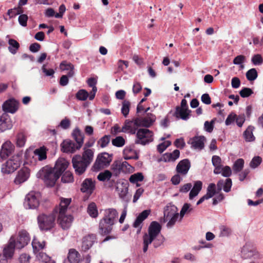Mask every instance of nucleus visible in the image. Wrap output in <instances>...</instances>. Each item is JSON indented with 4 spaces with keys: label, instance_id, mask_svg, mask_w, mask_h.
<instances>
[{
    "label": "nucleus",
    "instance_id": "f257e3e1",
    "mask_svg": "<svg viewBox=\"0 0 263 263\" xmlns=\"http://www.w3.org/2000/svg\"><path fill=\"white\" fill-rule=\"evenodd\" d=\"M71 201V198H61L59 207L54 210V213L58 214V222L63 229H67L71 226L73 217L66 212Z\"/></svg>",
    "mask_w": 263,
    "mask_h": 263
},
{
    "label": "nucleus",
    "instance_id": "f03ea898",
    "mask_svg": "<svg viewBox=\"0 0 263 263\" xmlns=\"http://www.w3.org/2000/svg\"><path fill=\"white\" fill-rule=\"evenodd\" d=\"M118 216L117 211L114 208H108L104 210L103 217L99 222L100 233L103 235L110 233L113 226L117 221Z\"/></svg>",
    "mask_w": 263,
    "mask_h": 263
},
{
    "label": "nucleus",
    "instance_id": "7ed1b4c3",
    "mask_svg": "<svg viewBox=\"0 0 263 263\" xmlns=\"http://www.w3.org/2000/svg\"><path fill=\"white\" fill-rule=\"evenodd\" d=\"M161 230V226L158 222L153 221L151 223L148 227V233L145 234L143 237L144 252L147 251L149 245L153 242L154 239L160 235Z\"/></svg>",
    "mask_w": 263,
    "mask_h": 263
},
{
    "label": "nucleus",
    "instance_id": "20e7f679",
    "mask_svg": "<svg viewBox=\"0 0 263 263\" xmlns=\"http://www.w3.org/2000/svg\"><path fill=\"white\" fill-rule=\"evenodd\" d=\"M37 176L43 179L47 185L52 186L60 177V174L56 173L52 168L45 166L37 173Z\"/></svg>",
    "mask_w": 263,
    "mask_h": 263
},
{
    "label": "nucleus",
    "instance_id": "39448f33",
    "mask_svg": "<svg viewBox=\"0 0 263 263\" xmlns=\"http://www.w3.org/2000/svg\"><path fill=\"white\" fill-rule=\"evenodd\" d=\"M180 218V214L177 213L176 206H167L164 211L163 222L168 221L166 224L167 228H172Z\"/></svg>",
    "mask_w": 263,
    "mask_h": 263
},
{
    "label": "nucleus",
    "instance_id": "423d86ee",
    "mask_svg": "<svg viewBox=\"0 0 263 263\" xmlns=\"http://www.w3.org/2000/svg\"><path fill=\"white\" fill-rule=\"evenodd\" d=\"M21 162V154H17L13 155L2 165L1 171L5 174L12 173L20 167Z\"/></svg>",
    "mask_w": 263,
    "mask_h": 263
},
{
    "label": "nucleus",
    "instance_id": "0eeeda50",
    "mask_svg": "<svg viewBox=\"0 0 263 263\" xmlns=\"http://www.w3.org/2000/svg\"><path fill=\"white\" fill-rule=\"evenodd\" d=\"M55 213L46 215L42 214L37 217L39 227L42 231H48L51 229L55 224Z\"/></svg>",
    "mask_w": 263,
    "mask_h": 263
},
{
    "label": "nucleus",
    "instance_id": "6e6552de",
    "mask_svg": "<svg viewBox=\"0 0 263 263\" xmlns=\"http://www.w3.org/2000/svg\"><path fill=\"white\" fill-rule=\"evenodd\" d=\"M111 170L112 174L118 176L121 173L125 174L132 173L134 171V168L125 161L117 160L112 164Z\"/></svg>",
    "mask_w": 263,
    "mask_h": 263
},
{
    "label": "nucleus",
    "instance_id": "1a4fd4ad",
    "mask_svg": "<svg viewBox=\"0 0 263 263\" xmlns=\"http://www.w3.org/2000/svg\"><path fill=\"white\" fill-rule=\"evenodd\" d=\"M153 132L147 128H140L136 133L135 143L145 145L149 144L154 140Z\"/></svg>",
    "mask_w": 263,
    "mask_h": 263
},
{
    "label": "nucleus",
    "instance_id": "9d476101",
    "mask_svg": "<svg viewBox=\"0 0 263 263\" xmlns=\"http://www.w3.org/2000/svg\"><path fill=\"white\" fill-rule=\"evenodd\" d=\"M13 242L14 239L12 238L4 246L2 253L0 252V263H8L9 260L13 258L14 253Z\"/></svg>",
    "mask_w": 263,
    "mask_h": 263
},
{
    "label": "nucleus",
    "instance_id": "9b49d317",
    "mask_svg": "<svg viewBox=\"0 0 263 263\" xmlns=\"http://www.w3.org/2000/svg\"><path fill=\"white\" fill-rule=\"evenodd\" d=\"M40 194L39 192L31 191L25 197L24 205L27 209H35L40 204Z\"/></svg>",
    "mask_w": 263,
    "mask_h": 263
},
{
    "label": "nucleus",
    "instance_id": "f8f14e48",
    "mask_svg": "<svg viewBox=\"0 0 263 263\" xmlns=\"http://www.w3.org/2000/svg\"><path fill=\"white\" fill-rule=\"evenodd\" d=\"M241 254L245 259L253 258L258 260L262 258V255L251 242H247L243 246L241 249Z\"/></svg>",
    "mask_w": 263,
    "mask_h": 263
},
{
    "label": "nucleus",
    "instance_id": "ddd939ff",
    "mask_svg": "<svg viewBox=\"0 0 263 263\" xmlns=\"http://www.w3.org/2000/svg\"><path fill=\"white\" fill-rule=\"evenodd\" d=\"M112 160V156L107 153L99 154L93 164L94 171H99L108 166Z\"/></svg>",
    "mask_w": 263,
    "mask_h": 263
},
{
    "label": "nucleus",
    "instance_id": "4468645a",
    "mask_svg": "<svg viewBox=\"0 0 263 263\" xmlns=\"http://www.w3.org/2000/svg\"><path fill=\"white\" fill-rule=\"evenodd\" d=\"M12 238L14 239L13 245L14 246V249L15 248L21 249L24 248L28 245L30 240L29 235L25 230L20 231L17 237L14 235H12L10 239Z\"/></svg>",
    "mask_w": 263,
    "mask_h": 263
},
{
    "label": "nucleus",
    "instance_id": "2eb2a0df",
    "mask_svg": "<svg viewBox=\"0 0 263 263\" xmlns=\"http://www.w3.org/2000/svg\"><path fill=\"white\" fill-rule=\"evenodd\" d=\"M72 163L75 173L78 175H82L89 165L81 159V156L80 155H76L73 157Z\"/></svg>",
    "mask_w": 263,
    "mask_h": 263
},
{
    "label": "nucleus",
    "instance_id": "dca6fc26",
    "mask_svg": "<svg viewBox=\"0 0 263 263\" xmlns=\"http://www.w3.org/2000/svg\"><path fill=\"white\" fill-rule=\"evenodd\" d=\"M139 120L137 118L133 120H126L123 125L121 132L134 135L137 133L138 128L141 127Z\"/></svg>",
    "mask_w": 263,
    "mask_h": 263
},
{
    "label": "nucleus",
    "instance_id": "f3484780",
    "mask_svg": "<svg viewBox=\"0 0 263 263\" xmlns=\"http://www.w3.org/2000/svg\"><path fill=\"white\" fill-rule=\"evenodd\" d=\"M14 145L12 143L7 140L1 146L0 150V161L6 159L10 156L14 151Z\"/></svg>",
    "mask_w": 263,
    "mask_h": 263
},
{
    "label": "nucleus",
    "instance_id": "a211bd4d",
    "mask_svg": "<svg viewBox=\"0 0 263 263\" xmlns=\"http://www.w3.org/2000/svg\"><path fill=\"white\" fill-rule=\"evenodd\" d=\"M19 102L14 98L5 101L2 105V109L4 113L14 114L18 110Z\"/></svg>",
    "mask_w": 263,
    "mask_h": 263
},
{
    "label": "nucleus",
    "instance_id": "6ab92c4d",
    "mask_svg": "<svg viewBox=\"0 0 263 263\" xmlns=\"http://www.w3.org/2000/svg\"><path fill=\"white\" fill-rule=\"evenodd\" d=\"M128 183L126 180L120 179L116 184V190L120 198L125 200L128 193Z\"/></svg>",
    "mask_w": 263,
    "mask_h": 263
},
{
    "label": "nucleus",
    "instance_id": "aec40b11",
    "mask_svg": "<svg viewBox=\"0 0 263 263\" xmlns=\"http://www.w3.org/2000/svg\"><path fill=\"white\" fill-rule=\"evenodd\" d=\"M205 141V138L204 136H195L189 140L188 143L191 145V148L201 151L204 147Z\"/></svg>",
    "mask_w": 263,
    "mask_h": 263
},
{
    "label": "nucleus",
    "instance_id": "412c9836",
    "mask_svg": "<svg viewBox=\"0 0 263 263\" xmlns=\"http://www.w3.org/2000/svg\"><path fill=\"white\" fill-rule=\"evenodd\" d=\"M13 126L12 121L9 116L6 113L0 116V133L10 129Z\"/></svg>",
    "mask_w": 263,
    "mask_h": 263
},
{
    "label": "nucleus",
    "instance_id": "4be33fe9",
    "mask_svg": "<svg viewBox=\"0 0 263 263\" xmlns=\"http://www.w3.org/2000/svg\"><path fill=\"white\" fill-rule=\"evenodd\" d=\"M139 120L140 125L141 127H149L151 126L155 122L156 116L151 113H147L143 117L137 118Z\"/></svg>",
    "mask_w": 263,
    "mask_h": 263
},
{
    "label": "nucleus",
    "instance_id": "5701e85b",
    "mask_svg": "<svg viewBox=\"0 0 263 263\" xmlns=\"http://www.w3.org/2000/svg\"><path fill=\"white\" fill-rule=\"evenodd\" d=\"M191 167V163L189 159H185L181 160L177 165L176 171L177 173L185 176Z\"/></svg>",
    "mask_w": 263,
    "mask_h": 263
},
{
    "label": "nucleus",
    "instance_id": "b1692460",
    "mask_svg": "<svg viewBox=\"0 0 263 263\" xmlns=\"http://www.w3.org/2000/svg\"><path fill=\"white\" fill-rule=\"evenodd\" d=\"M62 150L66 153H74L77 150L79 149L78 146L73 141L70 140H64L61 144Z\"/></svg>",
    "mask_w": 263,
    "mask_h": 263
},
{
    "label": "nucleus",
    "instance_id": "393cba45",
    "mask_svg": "<svg viewBox=\"0 0 263 263\" xmlns=\"http://www.w3.org/2000/svg\"><path fill=\"white\" fill-rule=\"evenodd\" d=\"M95 189V181L90 178L85 179L81 185V191L83 193L91 194Z\"/></svg>",
    "mask_w": 263,
    "mask_h": 263
},
{
    "label": "nucleus",
    "instance_id": "a878e982",
    "mask_svg": "<svg viewBox=\"0 0 263 263\" xmlns=\"http://www.w3.org/2000/svg\"><path fill=\"white\" fill-rule=\"evenodd\" d=\"M30 176L29 171L26 168H23L20 170L14 179V183L16 184H20L28 180Z\"/></svg>",
    "mask_w": 263,
    "mask_h": 263
},
{
    "label": "nucleus",
    "instance_id": "bb28decb",
    "mask_svg": "<svg viewBox=\"0 0 263 263\" xmlns=\"http://www.w3.org/2000/svg\"><path fill=\"white\" fill-rule=\"evenodd\" d=\"M69 162L64 158L59 159L52 169L57 173L60 174V176L66 170L69 165Z\"/></svg>",
    "mask_w": 263,
    "mask_h": 263
},
{
    "label": "nucleus",
    "instance_id": "cd10ccee",
    "mask_svg": "<svg viewBox=\"0 0 263 263\" xmlns=\"http://www.w3.org/2000/svg\"><path fill=\"white\" fill-rule=\"evenodd\" d=\"M95 240V236L93 235H89L84 237L82 241V250L84 251L89 250L93 245Z\"/></svg>",
    "mask_w": 263,
    "mask_h": 263
},
{
    "label": "nucleus",
    "instance_id": "c85d7f7f",
    "mask_svg": "<svg viewBox=\"0 0 263 263\" xmlns=\"http://www.w3.org/2000/svg\"><path fill=\"white\" fill-rule=\"evenodd\" d=\"M191 111L189 108H183L177 106L175 115L178 118H180L183 120H187L190 117Z\"/></svg>",
    "mask_w": 263,
    "mask_h": 263
},
{
    "label": "nucleus",
    "instance_id": "c756f323",
    "mask_svg": "<svg viewBox=\"0 0 263 263\" xmlns=\"http://www.w3.org/2000/svg\"><path fill=\"white\" fill-rule=\"evenodd\" d=\"M33 158L42 161L47 158V149L45 147L42 146L35 149L33 152Z\"/></svg>",
    "mask_w": 263,
    "mask_h": 263
},
{
    "label": "nucleus",
    "instance_id": "7c9ffc66",
    "mask_svg": "<svg viewBox=\"0 0 263 263\" xmlns=\"http://www.w3.org/2000/svg\"><path fill=\"white\" fill-rule=\"evenodd\" d=\"M180 156V152L178 149L174 150L172 153H166L164 154L162 158V160L165 162H174Z\"/></svg>",
    "mask_w": 263,
    "mask_h": 263
},
{
    "label": "nucleus",
    "instance_id": "2f4dec72",
    "mask_svg": "<svg viewBox=\"0 0 263 263\" xmlns=\"http://www.w3.org/2000/svg\"><path fill=\"white\" fill-rule=\"evenodd\" d=\"M72 136L76 142L78 148H81L84 143V136L83 133L78 128H76L72 133Z\"/></svg>",
    "mask_w": 263,
    "mask_h": 263
},
{
    "label": "nucleus",
    "instance_id": "473e14b6",
    "mask_svg": "<svg viewBox=\"0 0 263 263\" xmlns=\"http://www.w3.org/2000/svg\"><path fill=\"white\" fill-rule=\"evenodd\" d=\"M202 183L200 181H197L195 182L194 185L189 194V198L190 200L193 199L197 196L202 189Z\"/></svg>",
    "mask_w": 263,
    "mask_h": 263
},
{
    "label": "nucleus",
    "instance_id": "72a5a7b5",
    "mask_svg": "<svg viewBox=\"0 0 263 263\" xmlns=\"http://www.w3.org/2000/svg\"><path fill=\"white\" fill-rule=\"evenodd\" d=\"M93 154L92 149L84 148V152L81 156V159L89 165L93 160Z\"/></svg>",
    "mask_w": 263,
    "mask_h": 263
},
{
    "label": "nucleus",
    "instance_id": "f704fd0d",
    "mask_svg": "<svg viewBox=\"0 0 263 263\" xmlns=\"http://www.w3.org/2000/svg\"><path fill=\"white\" fill-rule=\"evenodd\" d=\"M68 259L70 263H80V255L75 249H71L69 251Z\"/></svg>",
    "mask_w": 263,
    "mask_h": 263
},
{
    "label": "nucleus",
    "instance_id": "c9c22d12",
    "mask_svg": "<svg viewBox=\"0 0 263 263\" xmlns=\"http://www.w3.org/2000/svg\"><path fill=\"white\" fill-rule=\"evenodd\" d=\"M124 158L125 160L138 159L139 157L136 151L130 148H126L123 151Z\"/></svg>",
    "mask_w": 263,
    "mask_h": 263
},
{
    "label": "nucleus",
    "instance_id": "e433bc0d",
    "mask_svg": "<svg viewBox=\"0 0 263 263\" xmlns=\"http://www.w3.org/2000/svg\"><path fill=\"white\" fill-rule=\"evenodd\" d=\"M87 211L89 215L92 218H95L98 216V208L95 202H92L88 204Z\"/></svg>",
    "mask_w": 263,
    "mask_h": 263
},
{
    "label": "nucleus",
    "instance_id": "4c0bfd02",
    "mask_svg": "<svg viewBox=\"0 0 263 263\" xmlns=\"http://www.w3.org/2000/svg\"><path fill=\"white\" fill-rule=\"evenodd\" d=\"M254 127L252 126H249L243 133V136L246 141L248 142H251L255 140V137L253 134V131Z\"/></svg>",
    "mask_w": 263,
    "mask_h": 263
},
{
    "label": "nucleus",
    "instance_id": "58836bf2",
    "mask_svg": "<svg viewBox=\"0 0 263 263\" xmlns=\"http://www.w3.org/2000/svg\"><path fill=\"white\" fill-rule=\"evenodd\" d=\"M8 43L9 45L8 47L9 51L13 54H15L20 47L19 43L13 39L9 40Z\"/></svg>",
    "mask_w": 263,
    "mask_h": 263
},
{
    "label": "nucleus",
    "instance_id": "ea45409f",
    "mask_svg": "<svg viewBox=\"0 0 263 263\" xmlns=\"http://www.w3.org/2000/svg\"><path fill=\"white\" fill-rule=\"evenodd\" d=\"M244 160L241 158L237 159L234 163L233 166V170L234 173H238L240 172L243 167Z\"/></svg>",
    "mask_w": 263,
    "mask_h": 263
},
{
    "label": "nucleus",
    "instance_id": "a19ab883",
    "mask_svg": "<svg viewBox=\"0 0 263 263\" xmlns=\"http://www.w3.org/2000/svg\"><path fill=\"white\" fill-rule=\"evenodd\" d=\"M26 141V137L23 133H19L16 136V144L17 146L23 147Z\"/></svg>",
    "mask_w": 263,
    "mask_h": 263
},
{
    "label": "nucleus",
    "instance_id": "79ce46f5",
    "mask_svg": "<svg viewBox=\"0 0 263 263\" xmlns=\"http://www.w3.org/2000/svg\"><path fill=\"white\" fill-rule=\"evenodd\" d=\"M32 246L34 251H39L44 249L45 246V242L44 241L41 242L37 239L34 238L32 241Z\"/></svg>",
    "mask_w": 263,
    "mask_h": 263
},
{
    "label": "nucleus",
    "instance_id": "37998d69",
    "mask_svg": "<svg viewBox=\"0 0 263 263\" xmlns=\"http://www.w3.org/2000/svg\"><path fill=\"white\" fill-rule=\"evenodd\" d=\"M219 237H228L232 233V230L228 226L221 225L219 226Z\"/></svg>",
    "mask_w": 263,
    "mask_h": 263
},
{
    "label": "nucleus",
    "instance_id": "c03bdc74",
    "mask_svg": "<svg viewBox=\"0 0 263 263\" xmlns=\"http://www.w3.org/2000/svg\"><path fill=\"white\" fill-rule=\"evenodd\" d=\"M112 173L108 170H105L99 173L97 176L99 180L101 181H108L111 177Z\"/></svg>",
    "mask_w": 263,
    "mask_h": 263
},
{
    "label": "nucleus",
    "instance_id": "a18cd8bd",
    "mask_svg": "<svg viewBox=\"0 0 263 263\" xmlns=\"http://www.w3.org/2000/svg\"><path fill=\"white\" fill-rule=\"evenodd\" d=\"M193 210V208H192V205L191 204L188 203H185L183 204L180 212V220L183 218L185 214L189 213L191 212Z\"/></svg>",
    "mask_w": 263,
    "mask_h": 263
},
{
    "label": "nucleus",
    "instance_id": "49530a36",
    "mask_svg": "<svg viewBox=\"0 0 263 263\" xmlns=\"http://www.w3.org/2000/svg\"><path fill=\"white\" fill-rule=\"evenodd\" d=\"M130 103L127 100H124L122 102L121 107V113L124 117H127L129 111Z\"/></svg>",
    "mask_w": 263,
    "mask_h": 263
},
{
    "label": "nucleus",
    "instance_id": "de8ad7c7",
    "mask_svg": "<svg viewBox=\"0 0 263 263\" xmlns=\"http://www.w3.org/2000/svg\"><path fill=\"white\" fill-rule=\"evenodd\" d=\"M144 176L141 173H138L131 175L129 180L131 183H135L143 181Z\"/></svg>",
    "mask_w": 263,
    "mask_h": 263
},
{
    "label": "nucleus",
    "instance_id": "09e8293b",
    "mask_svg": "<svg viewBox=\"0 0 263 263\" xmlns=\"http://www.w3.org/2000/svg\"><path fill=\"white\" fill-rule=\"evenodd\" d=\"M112 144L116 147H122L125 143V139L121 136H118L111 141Z\"/></svg>",
    "mask_w": 263,
    "mask_h": 263
},
{
    "label": "nucleus",
    "instance_id": "8fccbe9b",
    "mask_svg": "<svg viewBox=\"0 0 263 263\" xmlns=\"http://www.w3.org/2000/svg\"><path fill=\"white\" fill-rule=\"evenodd\" d=\"M62 181L64 183H70L73 181L72 174L69 171L65 172L61 178Z\"/></svg>",
    "mask_w": 263,
    "mask_h": 263
},
{
    "label": "nucleus",
    "instance_id": "3c124183",
    "mask_svg": "<svg viewBox=\"0 0 263 263\" xmlns=\"http://www.w3.org/2000/svg\"><path fill=\"white\" fill-rule=\"evenodd\" d=\"M257 76V72L255 68H251L246 72V77L250 81L255 80Z\"/></svg>",
    "mask_w": 263,
    "mask_h": 263
},
{
    "label": "nucleus",
    "instance_id": "603ef678",
    "mask_svg": "<svg viewBox=\"0 0 263 263\" xmlns=\"http://www.w3.org/2000/svg\"><path fill=\"white\" fill-rule=\"evenodd\" d=\"M216 186L215 184L212 183H210L207 188V191L206 195L209 197V198H212L214 196L216 193Z\"/></svg>",
    "mask_w": 263,
    "mask_h": 263
},
{
    "label": "nucleus",
    "instance_id": "864d4df0",
    "mask_svg": "<svg viewBox=\"0 0 263 263\" xmlns=\"http://www.w3.org/2000/svg\"><path fill=\"white\" fill-rule=\"evenodd\" d=\"M110 138L109 135L104 136L98 141V144L102 148L106 147L110 141Z\"/></svg>",
    "mask_w": 263,
    "mask_h": 263
},
{
    "label": "nucleus",
    "instance_id": "5fc2aeb1",
    "mask_svg": "<svg viewBox=\"0 0 263 263\" xmlns=\"http://www.w3.org/2000/svg\"><path fill=\"white\" fill-rule=\"evenodd\" d=\"M89 96L88 92L85 89H81L76 93L77 98L81 101L86 100Z\"/></svg>",
    "mask_w": 263,
    "mask_h": 263
},
{
    "label": "nucleus",
    "instance_id": "6e6d98bb",
    "mask_svg": "<svg viewBox=\"0 0 263 263\" xmlns=\"http://www.w3.org/2000/svg\"><path fill=\"white\" fill-rule=\"evenodd\" d=\"M170 141H165L159 144L157 146V150L160 153L163 152L170 145Z\"/></svg>",
    "mask_w": 263,
    "mask_h": 263
},
{
    "label": "nucleus",
    "instance_id": "4d7b16f0",
    "mask_svg": "<svg viewBox=\"0 0 263 263\" xmlns=\"http://www.w3.org/2000/svg\"><path fill=\"white\" fill-rule=\"evenodd\" d=\"M23 12V10L20 8L9 9L7 12V14L10 18L13 17L16 15L20 14Z\"/></svg>",
    "mask_w": 263,
    "mask_h": 263
},
{
    "label": "nucleus",
    "instance_id": "13d9d810",
    "mask_svg": "<svg viewBox=\"0 0 263 263\" xmlns=\"http://www.w3.org/2000/svg\"><path fill=\"white\" fill-rule=\"evenodd\" d=\"M251 61L255 65H260L263 63V59L260 54H257L252 57Z\"/></svg>",
    "mask_w": 263,
    "mask_h": 263
},
{
    "label": "nucleus",
    "instance_id": "bf43d9fd",
    "mask_svg": "<svg viewBox=\"0 0 263 263\" xmlns=\"http://www.w3.org/2000/svg\"><path fill=\"white\" fill-rule=\"evenodd\" d=\"M253 93L251 88L244 87L240 91L239 94L242 98H247L250 96Z\"/></svg>",
    "mask_w": 263,
    "mask_h": 263
},
{
    "label": "nucleus",
    "instance_id": "052dcab7",
    "mask_svg": "<svg viewBox=\"0 0 263 263\" xmlns=\"http://www.w3.org/2000/svg\"><path fill=\"white\" fill-rule=\"evenodd\" d=\"M262 159L259 156L254 157L250 163L251 167L255 168L257 167L261 162Z\"/></svg>",
    "mask_w": 263,
    "mask_h": 263
},
{
    "label": "nucleus",
    "instance_id": "680f3d73",
    "mask_svg": "<svg viewBox=\"0 0 263 263\" xmlns=\"http://www.w3.org/2000/svg\"><path fill=\"white\" fill-rule=\"evenodd\" d=\"M164 238L162 235H159V236L156 237L154 239L153 245L155 248H158L164 242Z\"/></svg>",
    "mask_w": 263,
    "mask_h": 263
},
{
    "label": "nucleus",
    "instance_id": "e2e57ef3",
    "mask_svg": "<svg viewBox=\"0 0 263 263\" xmlns=\"http://www.w3.org/2000/svg\"><path fill=\"white\" fill-rule=\"evenodd\" d=\"M245 57L242 55H239L236 57L233 60V64L235 65H241V68H243V65L242 64L245 62Z\"/></svg>",
    "mask_w": 263,
    "mask_h": 263
},
{
    "label": "nucleus",
    "instance_id": "0e129e2a",
    "mask_svg": "<svg viewBox=\"0 0 263 263\" xmlns=\"http://www.w3.org/2000/svg\"><path fill=\"white\" fill-rule=\"evenodd\" d=\"M70 126V121L69 119L65 118L61 122L59 126L61 127L64 129H67L69 128Z\"/></svg>",
    "mask_w": 263,
    "mask_h": 263
},
{
    "label": "nucleus",
    "instance_id": "69168bd1",
    "mask_svg": "<svg viewBox=\"0 0 263 263\" xmlns=\"http://www.w3.org/2000/svg\"><path fill=\"white\" fill-rule=\"evenodd\" d=\"M236 117V115L234 112H231V114H230L226 120V125L228 126L233 123L235 121Z\"/></svg>",
    "mask_w": 263,
    "mask_h": 263
},
{
    "label": "nucleus",
    "instance_id": "338daca9",
    "mask_svg": "<svg viewBox=\"0 0 263 263\" xmlns=\"http://www.w3.org/2000/svg\"><path fill=\"white\" fill-rule=\"evenodd\" d=\"M232 185V180L230 178H227L224 181L223 191L227 193L231 191Z\"/></svg>",
    "mask_w": 263,
    "mask_h": 263
},
{
    "label": "nucleus",
    "instance_id": "774afa93",
    "mask_svg": "<svg viewBox=\"0 0 263 263\" xmlns=\"http://www.w3.org/2000/svg\"><path fill=\"white\" fill-rule=\"evenodd\" d=\"M28 17L26 14H21L18 18V21L20 25L23 27L27 26V22Z\"/></svg>",
    "mask_w": 263,
    "mask_h": 263
}]
</instances>
